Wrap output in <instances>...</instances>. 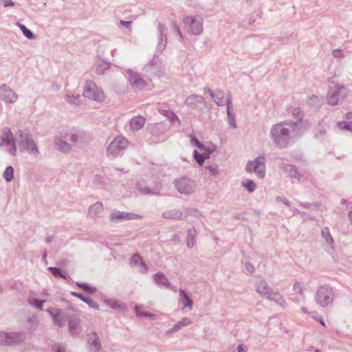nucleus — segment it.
Returning a JSON list of instances; mask_svg holds the SVG:
<instances>
[{
  "instance_id": "1",
  "label": "nucleus",
  "mask_w": 352,
  "mask_h": 352,
  "mask_svg": "<svg viewBox=\"0 0 352 352\" xmlns=\"http://www.w3.org/2000/svg\"><path fill=\"white\" fill-rule=\"evenodd\" d=\"M255 290L261 297L275 302L282 308L287 307V303L283 296L279 292H274L265 279L261 278L256 282Z\"/></svg>"
},
{
  "instance_id": "2",
  "label": "nucleus",
  "mask_w": 352,
  "mask_h": 352,
  "mask_svg": "<svg viewBox=\"0 0 352 352\" xmlns=\"http://www.w3.org/2000/svg\"><path fill=\"white\" fill-rule=\"evenodd\" d=\"M271 132L274 142L280 148L287 146L289 142V129L284 124L274 125Z\"/></svg>"
},
{
  "instance_id": "3",
  "label": "nucleus",
  "mask_w": 352,
  "mask_h": 352,
  "mask_svg": "<svg viewBox=\"0 0 352 352\" xmlns=\"http://www.w3.org/2000/svg\"><path fill=\"white\" fill-rule=\"evenodd\" d=\"M333 298V289L329 285H324L319 287L315 296L316 302L321 307H327L331 304Z\"/></svg>"
},
{
  "instance_id": "4",
  "label": "nucleus",
  "mask_w": 352,
  "mask_h": 352,
  "mask_svg": "<svg viewBox=\"0 0 352 352\" xmlns=\"http://www.w3.org/2000/svg\"><path fill=\"white\" fill-rule=\"evenodd\" d=\"M25 340V333L20 332H0V344L12 346L22 343Z\"/></svg>"
},
{
  "instance_id": "5",
  "label": "nucleus",
  "mask_w": 352,
  "mask_h": 352,
  "mask_svg": "<svg viewBox=\"0 0 352 352\" xmlns=\"http://www.w3.org/2000/svg\"><path fill=\"white\" fill-rule=\"evenodd\" d=\"M83 96L85 98L98 102H102L104 100L103 91L97 87L96 85L92 81H87L86 82Z\"/></svg>"
},
{
  "instance_id": "6",
  "label": "nucleus",
  "mask_w": 352,
  "mask_h": 352,
  "mask_svg": "<svg viewBox=\"0 0 352 352\" xmlns=\"http://www.w3.org/2000/svg\"><path fill=\"white\" fill-rule=\"evenodd\" d=\"M265 165L263 157H258L247 164L246 170L249 173L254 172L257 177L263 178L265 175Z\"/></svg>"
},
{
  "instance_id": "7",
  "label": "nucleus",
  "mask_w": 352,
  "mask_h": 352,
  "mask_svg": "<svg viewBox=\"0 0 352 352\" xmlns=\"http://www.w3.org/2000/svg\"><path fill=\"white\" fill-rule=\"evenodd\" d=\"M127 140L123 137H117L110 144L107 152L109 155H116L128 146Z\"/></svg>"
},
{
  "instance_id": "8",
  "label": "nucleus",
  "mask_w": 352,
  "mask_h": 352,
  "mask_svg": "<svg viewBox=\"0 0 352 352\" xmlns=\"http://www.w3.org/2000/svg\"><path fill=\"white\" fill-rule=\"evenodd\" d=\"M46 311L52 317L53 322L55 325H57L59 327H63L65 326V322L67 320L69 317L63 309L57 308H49Z\"/></svg>"
},
{
  "instance_id": "9",
  "label": "nucleus",
  "mask_w": 352,
  "mask_h": 352,
  "mask_svg": "<svg viewBox=\"0 0 352 352\" xmlns=\"http://www.w3.org/2000/svg\"><path fill=\"white\" fill-rule=\"evenodd\" d=\"M185 28L188 32L199 34L202 32V23L200 21L192 16H186L184 19Z\"/></svg>"
},
{
  "instance_id": "10",
  "label": "nucleus",
  "mask_w": 352,
  "mask_h": 352,
  "mask_svg": "<svg viewBox=\"0 0 352 352\" xmlns=\"http://www.w3.org/2000/svg\"><path fill=\"white\" fill-rule=\"evenodd\" d=\"M87 347L89 352H99L101 349L100 338L96 332L87 335Z\"/></svg>"
},
{
  "instance_id": "11",
  "label": "nucleus",
  "mask_w": 352,
  "mask_h": 352,
  "mask_svg": "<svg viewBox=\"0 0 352 352\" xmlns=\"http://www.w3.org/2000/svg\"><path fill=\"white\" fill-rule=\"evenodd\" d=\"M176 188L181 193L188 194L194 189V184L189 179L182 177L179 179L176 183Z\"/></svg>"
},
{
  "instance_id": "12",
  "label": "nucleus",
  "mask_w": 352,
  "mask_h": 352,
  "mask_svg": "<svg viewBox=\"0 0 352 352\" xmlns=\"http://www.w3.org/2000/svg\"><path fill=\"white\" fill-rule=\"evenodd\" d=\"M208 93L210 94V96L213 98L214 101L218 105H223L225 104H226L228 105L227 112H228V116H230L231 107L230 106V99L228 97L224 98L223 94L221 91H217L216 93H214L211 90H209Z\"/></svg>"
},
{
  "instance_id": "13",
  "label": "nucleus",
  "mask_w": 352,
  "mask_h": 352,
  "mask_svg": "<svg viewBox=\"0 0 352 352\" xmlns=\"http://www.w3.org/2000/svg\"><path fill=\"white\" fill-rule=\"evenodd\" d=\"M69 331L72 336L77 337L81 332L80 320L78 317H69L67 318Z\"/></svg>"
},
{
  "instance_id": "14",
  "label": "nucleus",
  "mask_w": 352,
  "mask_h": 352,
  "mask_svg": "<svg viewBox=\"0 0 352 352\" xmlns=\"http://www.w3.org/2000/svg\"><path fill=\"white\" fill-rule=\"evenodd\" d=\"M346 94V89L344 87L338 88L336 90L329 91L327 96L328 102L331 104H336L340 98H342Z\"/></svg>"
},
{
  "instance_id": "15",
  "label": "nucleus",
  "mask_w": 352,
  "mask_h": 352,
  "mask_svg": "<svg viewBox=\"0 0 352 352\" xmlns=\"http://www.w3.org/2000/svg\"><path fill=\"white\" fill-rule=\"evenodd\" d=\"M129 81L131 86L136 90H141L146 87V82L138 74L129 72Z\"/></svg>"
},
{
  "instance_id": "16",
  "label": "nucleus",
  "mask_w": 352,
  "mask_h": 352,
  "mask_svg": "<svg viewBox=\"0 0 352 352\" xmlns=\"http://www.w3.org/2000/svg\"><path fill=\"white\" fill-rule=\"evenodd\" d=\"M65 141L58 140L56 142V145L58 146L61 151H67L69 149L70 146L74 144L76 141V136L75 135H67L65 137Z\"/></svg>"
},
{
  "instance_id": "17",
  "label": "nucleus",
  "mask_w": 352,
  "mask_h": 352,
  "mask_svg": "<svg viewBox=\"0 0 352 352\" xmlns=\"http://www.w3.org/2000/svg\"><path fill=\"white\" fill-rule=\"evenodd\" d=\"M155 283L160 287H164L168 289H173V287L166 276L162 272H157L153 276Z\"/></svg>"
},
{
  "instance_id": "18",
  "label": "nucleus",
  "mask_w": 352,
  "mask_h": 352,
  "mask_svg": "<svg viewBox=\"0 0 352 352\" xmlns=\"http://www.w3.org/2000/svg\"><path fill=\"white\" fill-rule=\"evenodd\" d=\"M192 323L191 318L188 317L183 318L180 321L176 323L172 328L168 330V333H175L181 329L187 327Z\"/></svg>"
},
{
  "instance_id": "19",
  "label": "nucleus",
  "mask_w": 352,
  "mask_h": 352,
  "mask_svg": "<svg viewBox=\"0 0 352 352\" xmlns=\"http://www.w3.org/2000/svg\"><path fill=\"white\" fill-rule=\"evenodd\" d=\"M104 302L113 309L124 311L126 309L124 303L116 299H104Z\"/></svg>"
},
{
  "instance_id": "20",
  "label": "nucleus",
  "mask_w": 352,
  "mask_h": 352,
  "mask_svg": "<svg viewBox=\"0 0 352 352\" xmlns=\"http://www.w3.org/2000/svg\"><path fill=\"white\" fill-rule=\"evenodd\" d=\"M140 217H141L140 216H139L138 214H133V213H124V212H114L111 216V219L112 220L122 219H139Z\"/></svg>"
},
{
  "instance_id": "21",
  "label": "nucleus",
  "mask_w": 352,
  "mask_h": 352,
  "mask_svg": "<svg viewBox=\"0 0 352 352\" xmlns=\"http://www.w3.org/2000/svg\"><path fill=\"white\" fill-rule=\"evenodd\" d=\"M21 145L25 149H27L28 151L33 154H37L38 153V148L34 144V142L32 141V140L27 138L25 140H23L21 142Z\"/></svg>"
},
{
  "instance_id": "22",
  "label": "nucleus",
  "mask_w": 352,
  "mask_h": 352,
  "mask_svg": "<svg viewBox=\"0 0 352 352\" xmlns=\"http://www.w3.org/2000/svg\"><path fill=\"white\" fill-rule=\"evenodd\" d=\"M145 120L142 116H137L133 118L130 122L131 129L133 131H138L143 127L144 125Z\"/></svg>"
},
{
  "instance_id": "23",
  "label": "nucleus",
  "mask_w": 352,
  "mask_h": 352,
  "mask_svg": "<svg viewBox=\"0 0 352 352\" xmlns=\"http://www.w3.org/2000/svg\"><path fill=\"white\" fill-rule=\"evenodd\" d=\"M71 295L80 298L82 301L87 303L91 308L97 309H99L98 304L89 298L85 297L82 294L74 292H71Z\"/></svg>"
},
{
  "instance_id": "24",
  "label": "nucleus",
  "mask_w": 352,
  "mask_h": 352,
  "mask_svg": "<svg viewBox=\"0 0 352 352\" xmlns=\"http://www.w3.org/2000/svg\"><path fill=\"white\" fill-rule=\"evenodd\" d=\"M179 293L180 296V301L184 305V307H188L189 309H191L193 303L192 300L187 296L184 290L179 289Z\"/></svg>"
},
{
  "instance_id": "25",
  "label": "nucleus",
  "mask_w": 352,
  "mask_h": 352,
  "mask_svg": "<svg viewBox=\"0 0 352 352\" xmlns=\"http://www.w3.org/2000/svg\"><path fill=\"white\" fill-rule=\"evenodd\" d=\"M204 151V153L203 154H199L197 151H194V157L196 160V161L198 162L199 164L200 165H202L203 163L204 162V160L206 158H208V156H209V151H206L205 149V148H204V150H202Z\"/></svg>"
},
{
  "instance_id": "26",
  "label": "nucleus",
  "mask_w": 352,
  "mask_h": 352,
  "mask_svg": "<svg viewBox=\"0 0 352 352\" xmlns=\"http://www.w3.org/2000/svg\"><path fill=\"white\" fill-rule=\"evenodd\" d=\"M76 285L82 289V290H84L85 292H87V293H89V294H94V293H96L97 289L96 287H91L89 284L87 283H76Z\"/></svg>"
},
{
  "instance_id": "27",
  "label": "nucleus",
  "mask_w": 352,
  "mask_h": 352,
  "mask_svg": "<svg viewBox=\"0 0 352 352\" xmlns=\"http://www.w3.org/2000/svg\"><path fill=\"white\" fill-rule=\"evenodd\" d=\"M28 322L30 324V326L27 327L28 331L30 333H32L38 325V319L35 316L30 317L28 318Z\"/></svg>"
},
{
  "instance_id": "28",
  "label": "nucleus",
  "mask_w": 352,
  "mask_h": 352,
  "mask_svg": "<svg viewBox=\"0 0 352 352\" xmlns=\"http://www.w3.org/2000/svg\"><path fill=\"white\" fill-rule=\"evenodd\" d=\"M5 100L8 102H14L17 99V96L16 94L12 90L6 91L4 95Z\"/></svg>"
},
{
  "instance_id": "29",
  "label": "nucleus",
  "mask_w": 352,
  "mask_h": 352,
  "mask_svg": "<svg viewBox=\"0 0 352 352\" xmlns=\"http://www.w3.org/2000/svg\"><path fill=\"white\" fill-rule=\"evenodd\" d=\"M135 314L139 317H149L153 320H155L157 318V316L153 314H151L149 312L144 311L143 314H140V307L135 305L134 307Z\"/></svg>"
},
{
  "instance_id": "30",
  "label": "nucleus",
  "mask_w": 352,
  "mask_h": 352,
  "mask_svg": "<svg viewBox=\"0 0 352 352\" xmlns=\"http://www.w3.org/2000/svg\"><path fill=\"white\" fill-rule=\"evenodd\" d=\"M14 169L12 166L6 168L3 173V177L6 182H10L13 178Z\"/></svg>"
},
{
  "instance_id": "31",
  "label": "nucleus",
  "mask_w": 352,
  "mask_h": 352,
  "mask_svg": "<svg viewBox=\"0 0 352 352\" xmlns=\"http://www.w3.org/2000/svg\"><path fill=\"white\" fill-rule=\"evenodd\" d=\"M242 265L244 266L247 273L252 274L255 272V267L248 261H243Z\"/></svg>"
},
{
  "instance_id": "32",
  "label": "nucleus",
  "mask_w": 352,
  "mask_h": 352,
  "mask_svg": "<svg viewBox=\"0 0 352 352\" xmlns=\"http://www.w3.org/2000/svg\"><path fill=\"white\" fill-rule=\"evenodd\" d=\"M203 101L204 98L200 96H191L186 100V103L187 104L191 105L193 104L195 102H202Z\"/></svg>"
},
{
  "instance_id": "33",
  "label": "nucleus",
  "mask_w": 352,
  "mask_h": 352,
  "mask_svg": "<svg viewBox=\"0 0 352 352\" xmlns=\"http://www.w3.org/2000/svg\"><path fill=\"white\" fill-rule=\"evenodd\" d=\"M45 302V300H37L36 298H30L28 300V302L30 305L36 307L40 310L43 309V305Z\"/></svg>"
},
{
  "instance_id": "34",
  "label": "nucleus",
  "mask_w": 352,
  "mask_h": 352,
  "mask_svg": "<svg viewBox=\"0 0 352 352\" xmlns=\"http://www.w3.org/2000/svg\"><path fill=\"white\" fill-rule=\"evenodd\" d=\"M285 170L286 173H288L291 177H296L298 175V173L297 172L296 167L293 165H287L285 168Z\"/></svg>"
},
{
  "instance_id": "35",
  "label": "nucleus",
  "mask_w": 352,
  "mask_h": 352,
  "mask_svg": "<svg viewBox=\"0 0 352 352\" xmlns=\"http://www.w3.org/2000/svg\"><path fill=\"white\" fill-rule=\"evenodd\" d=\"M142 261L141 256L138 254H135L130 259L129 264L131 266H137L140 264V263Z\"/></svg>"
},
{
  "instance_id": "36",
  "label": "nucleus",
  "mask_w": 352,
  "mask_h": 352,
  "mask_svg": "<svg viewBox=\"0 0 352 352\" xmlns=\"http://www.w3.org/2000/svg\"><path fill=\"white\" fill-rule=\"evenodd\" d=\"M19 27H20V29L22 30L23 34L27 38H34L32 32L30 30L27 29L24 25H20Z\"/></svg>"
},
{
  "instance_id": "37",
  "label": "nucleus",
  "mask_w": 352,
  "mask_h": 352,
  "mask_svg": "<svg viewBox=\"0 0 352 352\" xmlns=\"http://www.w3.org/2000/svg\"><path fill=\"white\" fill-rule=\"evenodd\" d=\"M294 290L300 295V296H301L302 300L305 299V296L303 294V290H302V287H301L300 283H296L294 285Z\"/></svg>"
},
{
  "instance_id": "38",
  "label": "nucleus",
  "mask_w": 352,
  "mask_h": 352,
  "mask_svg": "<svg viewBox=\"0 0 352 352\" xmlns=\"http://www.w3.org/2000/svg\"><path fill=\"white\" fill-rule=\"evenodd\" d=\"M322 235L325 241H332V238L328 228H325L322 230Z\"/></svg>"
},
{
  "instance_id": "39",
  "label": "nucleus",
  "mask_w": 352,
  "mask_h": 352,
  "mask_svg": "<svg viewBox=\"0 0 352 352\" xmlns=\"http://www.w3.org/2000/svg\"><path fill=\"white\" fill-rule=\"evenodd\" d=\"M136 267H139V272L141 274H144L148 271V267L146 264L142 261Z\"/></svg>"
},
{
  "instance_id": "40",
  "label": "nucleus",
  "mask_w": 352,
  "mask_h": 352,
  "mask_svg": "<svg viewBox=\"0 0 352 352\" xmlns=\"http://www.w3.org/2000/svg\"><path fill=\"white\" fill-rule=\"evenodd\" d=\"M52 351L53 352H65V350L63 345L54 344L52 346Z\"/></svg>"
},
{
  "instance_id": "41",
  "label": "nucleus",
  "mask_w": 352,
  "mask_h": 352,
  "mask_svg": "<svg viewBox=\"0 0 352 352\" xmlns=\"http://www.w3.org/2000/svg\"><path fill=\"white\" fill-rule=\"evenodd\" d=\"M243 186L249 192H253L256 188V185L252 181H248Z\"/></svg>"
},
{
  "instance_id": "42",
  "label": "nucleus",
  "mask_w": 352,
  "mask_h": 352,
  "mask_svg": "<svg viewBox=\"0 0 352 352\" xmlns=\"http://www.w3.org/2000/svg\"><path fill=\"white\" fill-rule=\"evenodd\" d=\"M48 270L52 272L54 276L59 277L60 274V270L59 268L55 267H50Z\"/></svg>"
},
{
  "instance_id": "43",
  "label": "nucleus",
  "mask_w": 352,
  "mask_h": 352,
  "mask_svg": "<svg viewBox=\"0 0 352 352\" xmlns=\"http://www.w3.org/2000/svg\"><path fill=\"white\" fill-rule=\"evenodd\" d=\"M191 143L197 146L201 151L204 150V146L202 145L196 138H192Z\"/></svg>"
},
{
  "instance_id": "44",
  "label": "nucleus",
  "mask_w": 352,
  "mask_h": 352,
  "mask_svg": "<svg viewBox=\"0 0 352 352\" xmlns=\"http://www.w3.org/2000/svg\"><path fill=\"white\" fill-rule=\"evenodd\" d=\"M237 352H247L246 347L243 344H239L237 346Z\"/></svg>"
},
{
  "instance_id": "45",
  "label": "nucleus",
  "mask_w": 352,
  "mask_h": 352,
  "mask_svg": "<svg viewBox=\"0 0 352 352\" xmlns=\"http://www.w3.org/2000/svg\"><path fill=\"white\" fill-rule=\"evenodd\" d=\"M332 243H326V246L324 247V249L328 251V252H330V250L332 248Z\"/></svg>"
},
{
  "instance_id": "46",
  "label": "nucleus",
  "mask_w": 352,
  "mask_h": 352,
  "mask_svg": "<svg viewBox=\"0 0 352 352\" xmlns=\"http://www.w3.org/2000/svg\"><path fill=\"white\" fill-rule=\"evenodd\" d=\"M333 54L334 56H340L341 55V51L340 50H335Z\"/></svg>"
},
{
  "instance_id": "47",
  "label": "nucleus",
  "mask_w": 352,
  "mask_h": 352,
  "mask_svg": "<svg viewBox=\"0 0 352 352\" xmlns=\"http://www.w3.org/2000/svg\"><path fill=\"white\" fill-rule=\"evenodd\" d=\"M120 23L122 25H126V26H129V24H131V22L130 21H120Z\"/></svg>"
},
{
  "instance_id": "48",
  "label": "nucleus",
  "mask_w": 352,
  "mask_h": 352,
  "mask_svg": "<svg viewBox=\"0 0 352 352\" xmlns=\"http://www.w3.org/2000/svg\"><path fill=\"white\" fill-rule=\"evenodd\" d=\"M59 277H61V278H63V279H65V280H66V279H67L68 276H67L66 274H63V273H62V272H60V274Z\"/></svg>"
},
{
  "instance_id": "49",
  "label": "nucleus",
  "mask_w": 352,
  "mask_h": 352,
  "mask_svg": "<svg viewBox=\"0 0 352 352\" xmlns=\"http://www.w3.org/2000/svg\"><path fill=\"white\" fill-rule=\"evenodd\" d=\"M301 311H302L303 313H305V314H309V312H308L307 309L305 307H302L301 308Z\"/></svg>"
},
{
  "instance_id": "50",
  "label": "nucleus",
  "mask_w": 352,
  "mask_h": 352,
  "mask_svg": "<svg viewBox=\"0 0 352 352\" xmlns=\"http://www.w3.org/2000/svg\"><path fill=\"white\" fill-rule=\"evenodd\" d=\"M318 321L320 322V323L322 325V326H325V323H324V321L322 318H320L318 320Z\"/></svg>"
},
{
  "instance_id": "51",
  "label": "nucleus",
  "mask_w": 352,
  "mask_h": 352,
  "mask_svg": "<svg viewBox=\"0 0 352 352\" xmlns=\"http://www.w3.org/2000/svg\"><path fill=\"white\" fill-rule=\"evenodd\" d=\"M13 5H14V3L12 1H10L9 2H8L5 4L6 6H13Z\"/></svg>"
},
{
  "instance_id": "52",
  "label": "nucleus",
  "mask_w": 352,
  "mask_h": 352,
  "mask_svg": "<svg viewBox=\"0 0 352 352\" xmlns=\"http://www.w3.org/2000/svg\"><path fill=\"white\" fill-rule=\"evenodd\" d=\"M193 245H194V243H187V246L188 248H192L193 247Z\"/></svg>"
},
{
  "instance_id": "53",
  "label": "nucleus",
  "mask_w": 352,
  "mask_h": 352,
  "mask_svg": "<svg viewBox=\"0 0 352 352\" xmlns=\"http://www.w3.org/2000/svg\"><path fill=\"white\" fill-rule=\"evenodd\" d=\"M349 217L351 222H352V211L349 212Z\"/></svg>"
},
{
  "instance_id": "54",
  "label": "nucleus",
  "mask_w": 352,
  "mask_h": 352,
  "mask_svg": "<svg viewBox=\"0 0 352 352\" xmlns=\"http://www.w3.org/2000/svg\"><path fill=\"white\" fill-rule=\"evenodd\" d=\"M346 117L348 118H352V113H348L346 115Z\"/></svg>"
},
{
  "instance_id": "55",
  "label": "nucleus",
  "mask_w": 352,
  "mask_h": 352,
  "mask_svg": "<svg viewBox=\"0 0 352 352\" xmlns=\"http://www.w3.org/2000/svg\"><path fill=\"white\" fill-rule=\"evenodd\" d=\"M177 32L179 34V36L182 38V32H181L180 30L177 28Z\"/></svg>"
},
{
  "instance_id": "56",
  "label": "nucleus",
  "mask_w": 352,
  "mask_h": 352,
  "mask_svg": "<svg viewBox=\"0 0 352 352\" xmlns=\"http://www.w3.org/2000/svg\"><path fill=\"white\" fill-rule=\"evenodd\" d=\"M230 124L233 126L234 128L236 127V124L235 122L233 121V122H230Z\"/></svg>"
},
{
  "instance_id": "57",
  "label": "nucleus",
  "mask_w": 352,
  "mask_h": 352,
  "mask_svg": "<svg viewBox=\"0 0 352 352\" xmlns=\"http://www.w3.org/2000/svg\"><path fill=\"white\" fill-rule=\"evenodd\" d=\"M15 152H16V147H15V146H14V147H13V153H12V154H13V155H14V154H15Z\"/></svg>"
},
{
  "instance_id": "58",
  "label": "nucleus",
  "mask_w": 352,
  "mask_h": 352,
  "mask_svg": "<svg viewBox=\"0 0 352 352\" xmlns=\"http://www.w3.org/2000/svg\"><path fill=\"white\" fill-rule=\"evenodd\" d=\"M3 291V287L2 286L0 285V294Z\"/></svg>"
},
{
  "instance_id": "59",
  "label": "nucleus",
  "mask_w": 352,
  "mask_h": 352,
  "mask_svg": "<svg viewBox=\"0 0 352 352\" xmlns=\"http://www.w3.org/2000/svg\"><path fill=\"white\" fill-rule=\"evenodd\" d=\"M68 101H69V102H74V101H73L70 98H69V99L68 100Z\"/></svg>"
},
{
  "instance_id": "60",
  "label": "nucleus",
  "mask_w": 352,
  "mask_h": 352,
  "mask_svg": "<svg viewBox=\"0 0 352 352\" xmlns=\"http://www.w3.org/2000/svg\"><path fill=\"white\" fill-rule=\"evenodd\" d=\"M46 256H47V254H46V253H44V254H43V258H45L46 257Z\"/></svg>"
},
{
  "instance_id": "61",
  "label": "nucleus",
  "mask_w": 352,
  "mask_h": 352,
  "mask_svg": "<svg viewBox=\"0 0 352 352\" xmlns=\"http://www.w3.org/2000/svg\"><path fill=\"white\" fill-rule=\"evenodd\" d=\"M314 352H321L319 349H316L314 351Z\"/></svg>"
},
{
  "instance_id": "62",
  "label": "nucleus",
  "mask_w": 352,
  "mask_h": 352,
  "mask_svg": "<svg viewBox=\"0 0 352 352\" xmlns=\"http://www.w3.org/2000/svg\"><path fill=\"white\" fill-rule=\"evenodd\" d=\"M295 301H296V302H299V299L296 298V299L295 300Z\"/></svg>"
},
{
  "instance_id": "63",
  "label": "nucleus",
  "mask_w": 352,
  "mask_h": 352,
  "mask_svg": "<svg viewBox=\"0 0 352 352\" xmlns=\"http://www.w3.org/2000/svg\"><path fill=\"white\" fill-rule=\"evenodd\" d=\"M143 312H144V311H141V310L140 309V314H143Z\"/></svg>"
}]
</instances>
